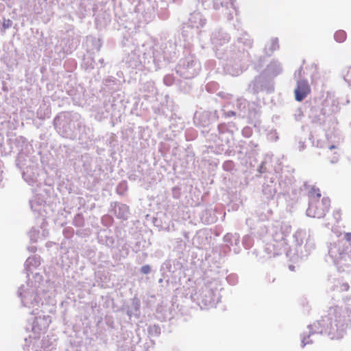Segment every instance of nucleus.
Listing matches in <instances>:
<instances>
[{
  "label": "nucleus",
  "instance_id": "1",
  "mask_svg": "<svg viewBox=\"0 0 351 351\" xmlns=\"http://www.w3.org/2000/svg\"><path fill=\"white\" fill-rule=\"evenodd\" d=\"M308 207L306 215L310 217L322 218L328 213L330 206L328 197L321 198L322 194L319 189L311 188L308 192Z\"/></svg>",
  "mask_w": 351,
  "mask_h": 351
},
{
  "label": "nucleus",
  "instance_id": "2",
  "mask_svg": "<svg viewBox=\"0 0 351 351\" xmlns=\"http://www.w3.org/2000/svg\"><path fill=\"white\" fill-rule=\"evenodd\" d=\"M349 249H351V244L346 245L339 241L338 243L330 244L328 252L331 257L338 261L343 259L346 260V256L350 257L348 254Z\"/></svg>",
  "mask_w": 351,
  "mask_h": 351
},
{
  "label": "nucleus",
  "instance_id": "3",
  "mask_svg": "<svg viewBox=\"0 0 351 351\" xmlns=\"http://www.w3.org/2000/svg\"><path fill=\"white\" fill-rule=\"evenodd\" d=\"M347 326H346L343 320L340 317H335L334 320L330 322V328L328 334L331 335L332 339H339L343 337V332L346 330Z\"/></svg>",
  "mask_w": 351,
  "mask_h": 351
},
{
  "label": "nucleus",
  "instance_id": "4",
  "mask_svg": "<svg viewBox=\"0 0 351 351\" xmlns=\"http://www.w3.org/2000/svg\"><path fill=\"white\" fill-rule=\"evenodd\" d=\"M295 99L298 101H302L311 93V87L306 80H300L297 82L295 89Z\"/></svg>",
  "mask_w": 351,
  "mask_h": 351
},
{
  "label": "nucleus",
  "instance_id": "5",
  "mask_svg": "<svg viewBox=\"0 0 351 351\" xmlns=\"http://www.w3.org/2000/svg\"><path fill=\"white\" fill-rule=\"evenodd\" d=\"M335 39L339 43L343 42L346 39V33L343 30L337 31L335 34Z\"/></svg>",
  "mask_w": 351,
  "mask_h": 351
},
{
  "label": "nucleus",
  "instance_id": "6",
  "mask_svg": "<svg viewBox=\"0 0 351 351\" xmlns=\"http://www.w3.org/2000/svg\"><path fill=\"white\" fill-rule=\"evenodd\" d=\"M12 25V22L10 19H4L2 23V26L4 29L10 27Z\"/></svg>",
  "mask_w": 351,
  "mask_h": 351
},
{
  "label": "nucleus",
  "instance_id": "7",
  "mask_svg": "<svg viewBox=\"0 0 351 351\" xmlns=\"http://www.w3.org/2000/svg\"><path fill=\"white\" fill-rule=\"evenodd\" d=\"M141 271L144 274H147L151 271V267L148 265H145L141 267Z\"/></svg>",
  "mask_w": 351,
  "mask_h": 351
},
{
  "label": "nucleus",
  "instance_id": "8",
  "mask_svg": "<svg viewBox=\"0 0 351 351\" xmlns=\"http://www.w3.org/2000/svg\"><path fill=\"white\" fill-rule=\"evenodd\" d=\"M334 217L337 219V221L341 220V213L340 210H335L333 213Z\"/></svg>",
  "mask_w": 351,
  "mask_h": 351
},
{
  "label": "nucleus",
  "instance_id": "9",
  "mask_svg": "<svg viewBox=\"0 0 351 351\" xmlns=\"http://www.w3.org/2000/svg\"><path fill=\"white\" fill-rule=\"evenodd\" d=\"M309 337H304L302 341V346H304L305 345H306L307 343H309Z\"/></svg>",
  "mask_w": 351,
  "mask_h": 351
},
{
  "label": "nucleus",
  "instance_id": "10",
  "mask_svg": "<svg viewBox=\"0 0 351 351\" xmlns=\"http://www.w3.org/2000/svg\"><path fill=\"white\" fill-rule=\"evenodd\" d=\"M344 237H345V239H346V241H348L349 242L351 241V232L346 233Z\"/></svg>",
  "mask_w": 351,
  "mask_h": 351
},
{
  "label": "nucleus",
  "instance_id": "11",
  "mask_svg": "<svg viewBox=\"0 0 351 351\" xmlns=\"http://www.w3.org/2000/svg\"><path fill=\"white\" fill-rule=\"evenodd\" d=\"M301 72H302V69H300V70H299V71H298V75H299V76H300V75H301Z\"/></svg>",
  "mask_w": 351,
  "mask_h": 351
},
{
  "label": "nucleus",
  "instance_id": "12",
  "mask_svg": "<svg viewBox=\"0 0 351 351\" xmlns=\"http://www.w3.org/2000/svg\"><path fill=\"white\" fill-rule=\"evenodd\" d=\"M334 148H335V146H334V145H332V146H331V147H330V149H334Z\"/></svg>",
  "mask_w": 351,
  "mask_h": 351
}]
</instances>
